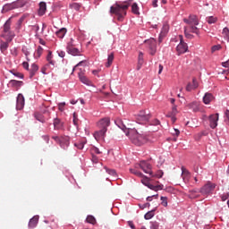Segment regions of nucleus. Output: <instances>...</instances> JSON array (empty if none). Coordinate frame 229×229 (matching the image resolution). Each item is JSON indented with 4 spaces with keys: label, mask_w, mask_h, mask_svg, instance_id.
<instances>
[{
    "label": "nucleus",
    "mask_w": 229,
    "mask_h": 229,
    "mask_svg": "<svg viewBox=\"0 0 229 229\" xmlns=\"http://www.w3.org/2000/svg\"><path fill=\"white\" fill-rule=\"evenodd\" d=\"M131 0L124 2H116L115 4L110 7V13H114L116 16L117 21L123 22L124 17H126V10L130 7Z\"/></svg>",
    "instance_id": "obj_1"
},
{
    "label": "nucleus",
    "mask_w": 229,
    "mask_h": 229,
    "mask_svg": "<svg viewBox=\"0 0 229 229\" xmlns=\"http://www.w3.org/2000/svg\"><path fill=\"white\" fill-rule=\"evenodd\" d=\"M135 123L137 124L148 125V126H160V120L151 119V114L148 111L142 110L140 111L138 114H135Z\"/></svg>",
    "instance_id": "obj_2"
},
{
    "label": "nucleus",
    "mask_w": 229,
    "mask_h": 229,
    "mask_svg": "<svg viewBox=\"0 0 229 229\" xmlns=\"http://www.w3.org/2000/svg\"><path fill=\"white\" fill-rule=\"evenodd\" d=\"M7 42H12L15 38V34L12 32V17H10L3 26V33L1 35Z\"/></svg>",
    "instance_id": "obj_3"
},
{
    "label": "nucleus",
    "mask_w": 229,
    "mask_h": 229,
    "mask_svg": "<svg viewBox=\"0 0 229 229\" xmlns=\"http://www.w3.org/2000/svg\"><path fill=\"white\" fill-rule=\"evenodd\" d=\"M183 22L190 25V27L188 28V30L191 33H195L196 35H199V30H198V27H196V26H199V24L198 16L194 14H191L188 19L187 18L183 19Z\"/></svg>",
    "instance_id": "obj_4"
},
{
    "label": "nucleus",
    "mask_w": 229,
    "mask_h": 229,
    "mask_svg": "<svg viewBox=\"0 0 229 229\" xmlns=\"http://www.w3.org/2000/svg\"><path fill=\"white\" fill-rule=\"evenodd\" d=\"M216 187H217V184L208 181L207 183H205L199 190L200 194L202 196H210V194H214V191H216Z\"/></svg>",
    "instance_id": "obj_5"
},
{
    "label": "nucleus",
    "mask_w": 229,
    "mask_h": 229,
    "mask_svg": "<svg viewBox=\"0 0 229 229\" xmlns=\"http://www.w3.org/2000/svg\"><path fill=\"white\" fill-rule=\"evenodd\" d=\"M22 6H24V4L21 0H17L11 4H5L2 8V13H6L7 12H10V10H15L16 8H22Z\"/></svg>",
    "instance_id": "obj_6"
},
{
    "label": "nucleus",
    "mask_w": 229,
    "mask_h": 229,
    "mask_svg": "<svg viewBox=\"0 0 229 229\" xmlns=\"http://www.w3.org/2000/svg\"><path fill=\"white\" fill-rule=\"evenodd\" d=\"M180 43L176 47L177 55H183L184 53H187L189 51V47L187 46V43L183 41V36L180 35Z\"/></svg>",
    "instance_id": "obj_7"
},
{
    "label": "nucleus",
    "mask_w": 229,
    "mask_h": 229,
    "mask_svg": "<svg viewBox=\"0 0 229 229\" xmlns=\"http://www.w3.org/2000/svg\"><path fill=\"white\" fill-rule=\"evenodd\" d=\"M140 169L143 170V172L146 174H149V176H152V177L155 176L153 174V167L151 166V164H149V162L145 161V160L140 161Z\"/></svg>",
    "instance_id": "obj_8"
},
{
    "label": "nucleus",
    "mask_w": 229,
    "mask_h": 229,
    "mask_svg": "<svg viewBox=\"0 0 229 229\" xmlns=\"http://www.w3.org/2000/svg\"><path fill=\"white\" fill-rule=\"evenodd\" d=\"M145 42L149 49V55L155 56V55H157V39L151 38Z\"/></svg>",
    "instance_id": "obj_9"
},
{
    "label": "nucleus",
    "mask_w": 229,
    "mask_h": 229,
    "mask_svg": "<svg viewBox=\"0 0 229 229\" xmlns=\"http://www.w3.org/2000/svg\"><path fill=\"white\" fill-rule=\"evenodd\" d=\"M126 137H129L133 144L140 146V133L137 130L133 129L129 131V134L126 135Z\"/></svg>",
    "instance_id": "obj_10"
},
{
    "label": "nucleus",
    "mask_w": 229,
    "mask_h": 229,
    "mask_svg": "<svg viewBox=\"0 0 229 229\" xmlns=\"http://www.w3.org/2000/svg\"><path fill=\"white\" fill-rule=\"evenodd\" d=\"M169 33V24L165 23L161 29V31L158 36V43L162 44L164 38H165V36Z\"/></svg>",
    "instance_id": "obj_11"
},
{
    "label": "nucleus",
    "mask_w": 229,
    "mask_h": 229,
    "mask_svg": "<svg viewBox=\"0 0 229 229\" xmlns=\"http://www.w3.org/2000/svg\"><path fill=\"white\" fill-rule=\"evenodd\" d=\"M217 121H219V113L209 115V126L212 130L217 128Z\"/></svg>",
    "instance_id": "obj_12"
},
{
    "label": "nucleus",
    "mask_w": 229,
    "mask_h": 229,
    "mask_svg": "<svg viewBox=\"0 0 229 229\" xmlns=\"http://www.w3.org/2000/svg\"><path fill=\"white\" fill-rule=\"evenodd\" d=\"M53 58H54L53 52L49 50L46 57V60L47 62V64H46L47 67H53V69L56 67V61H55Z\"/></svg>",
    "instance_id": "obj_13"
},
{
    "label": "nucleus",
    "mask_w": 229,
    "mask_h": 229,
    "mask_svg": "<svg viewBox=\"0 0 229 229\" xmlns=\"http://www.w3.org/2000/svg\"><path fill=\"white\" fill-rule=\"evenodd\" d=\"M24 95H22V93H19L16 98V110H22V108H24Z\"/></svg>",
    "instance_id": "obj_14"
},
{
    "label": "nucleus",
    "mask_w": 229,
    "mask_h": 229,
    "mask_svg": "<svg viewBox=\"0 0 229 229\" xmlns=\"http://www.w3.org/2000/svg\"><path fill=\"white\" fill-rule=\"evenodd\" d=\"M66 52L68 55H72V56H81V51L71 45H67Z\"/></svg>",
    "instance_id": "obj_15"
},
{
    "label": "nucleus",
    "mask_w": 229,
    "mask_h": 229,
    "mask_svg": "<svg viewBox=\"0 0 229 229\" xmlns=\"http://www.w3.org/2000/svg\"><path fill=\"white\" fill-rule=\"evenodd\" d=\"M114 124L120 128V130H123V133L125 135H130V129L126 128V125H124V123L121 118H117L114 120Z\"/></svg>",
    "instance_id": "obj_16"
},
{
    "label": "nucleus",
    "mask_w": 229,
    "mask_h": 229,
    "mask_svg": "<svg viewBox=\"0 0 229 229\" xmlns=\"http://www.w3.org/2000/svg\"><path fill=\"white\" fill-rule=\"evenodd\" d=\"M59 144L62 149H67L71 144V138L68 136H62Z\"/></svg>",
    "instance_id": "obj_17"
},
{
    "label": "nucleus",
    "mask_w": 229,
    "mask_h": 229,
    "mask_svg": "<svg viewBox=\"0 0 229 229\" xmlns=\"http://www.w3.org/2000/svg\"><path fill=\"white\" fill-rule=\"evenodd\" d=\"M98 126L99 129L108 130V126H110V118L109 117L102 118L100 121H98Z\"/></svg>",
    "instance_id": "obj_18"
},
{
    "label": "nucleus",
    "mask_w": 229,
    "mask_h": 229,
    "mask_svg": "<svg viewBox=\"0 0 229 229\" xmlns=\"http://www.w3.org/2000/svg\"><path fill=\"white\" fill-rule=\"evenodd\" d=\"M106 131H108V129H99V131H95L94 138L96 139V140H99V139H105Z\"/></svg>",
    "instance_id": "obj_19"
},
{
    "label": "nucleus",
    "mask_w": 229,
    "mask_h": 229,
    "mask_svg": "<svg viewBox=\"0 0 229 229\" xmlns=\"http://www.w3.org/2000/svg\"><path fill=\"white\" fill-rule=\"evenodd\" d=\"M46 12H47V4H46V2H40L38 15L39 17H42L46 15Z\"/></svg>",
    "instance_id": "obj_20"
},
{
    "label": "nucleus",
    "mask_w": 229,
    "mask_h": 229,
    "mask_svg": "<svg viewBox=\"0 0 229 229\" xmlns=\"http://www.w3.org/2000/svg\"><path fill=\"white\" fill-rule=\"evenodd\" d=\"M9 85L13 88L15 89L16 90H19L22 85H24V82L22 81H15V80H11L9 81Z\"/></svg>",
    "instance_id": "obj_21"
},
{
    "label": "nucleus",
    "mask_w": 229,
    "mask_h": 229,
    "mask_svg": "<svg viewBox=\"0 0 229 229\" xmlns=\"http://www.w3.org/2000/svg\"><path fill=\"white\" fill-rule=\"evenodd\" d=\"M38 215L34 216L29 221V228H36L37 225H38Z\"/></svg>",
    "instance_id": "obj_22"
},
{
    "label": "nucleus",
    "mask_w": 229,
    "mask_h": 229,
    "mask_svg": "<svg viewBox=\"0 0 229 229\" xmlns=\"http://www.w3.org/2000/svg\"><path fill=\"white\" fill-rule=\"evenodd\" d=\"M142 65H144V53L140 52L138 56L137 71H140Z\"/></svg>",
    "instance_id": "obj_23"
},
{
    "label": "nucleus",
    "mask_w": 229,
    "mask_h": 229,
    "mask_svg": "<svg viewBox=\"0 0 229 229\" xmlns=\"http://www.w3.org/2000/svg\"><path fill=\"white\" fill-rule=\"evenodd\" d=\"M214 100V95L212 93H206L203 97V103L205 105H210V102Z\"/></svg>",
    "instance_id": "obj_24"
},
{
    "label": "nucleus",
    "mask_w": 229,
    "mask_h": 229,
    "mask_svg": "<svg viewBox=\"0 0 229 229\" xmlns=\"http://www.w3.org/2000/svg\"><path fill=\"white\" fill-rule=\"evenodd\" d=\"M10 41H1L0 42V51L3 55H4V52L8 50V47H10Z\"/></svg>",
    "instance_id": "obj_25"
},
{
    "label": "nucleus",
    "mask_w": 229,
    "mask_h": 229,
    "mask_svg": "<svg viewBox=\"0 0 229 229\" xmlns=\"http://www.w3.org/2000/svg\"><path fill=\"white\" fill-rule=\"evenodd\" d=\"M155 212H157V208H154L152 210L147 212L144 216V219H146V221L153 219V217H155Z\"/></svg>",
    "instance_id": "obj_26"
},
{
    "label": "nucleus",
    "mask_w": 229,
    "mask_h": 229,
    "mask_svg": "<svg viewBox=\"0 0 229 229\" xmlns=\"http://www.w3.org/2000/svg\"><path fill=\"white\" fill-rule=\"evenodd\" d=\"M79 79L84 85H87L88 87H90V81L83 74L79 73Z\"/></svg>",
    "instance_id": "obj_27"
},
{
    "label": "nucleus",
    "mask_w": 229,
    "mask_h": 229,
    "mask_svg": "<svg viewBox=\"0 0 229 229\" xmlns=\"http://www.w3.org/2000/svg\"><path fill=\"white\" fill-rule=\"evenodd\" d=\"M56 37H58V38H64V37H65V35H67V29L65 28H62L59 30H57L55 32Z\"/></svg>",
    "instance_id": "obj_28"
},
{
    "label": "nucleus",
    "mask_w": 229,
    "mask_h": 229,
    "mask_svg": "<svg viewBox=\"0 0 229 229\" xmlns=\"http://www.w3.org/2000/svg\"><path fill=\"white\" fill-rule=\"evenodd\" d=\"M189 108L193 112H199V105L198 102H191L189 104Z\"/></svg>",
    "instance_id": "obj_29"
},
{
    "label": "nucleus",
    "mask_w": 229,
    "mask_h": 229,
    "mask_svg": "<svg viewBox=\"0 0 229 229\" xmlns=\"http://www.w3.org/2000/svg\"><path fill=\"white\" fill-rule=\"evenodd\" d=\"M114 52H112L107 55V62L106 63V67H110V65H112V64L114 63Z\"/></svg>",
    "instance_id": "obj_30"
},
{
    "label": "nucleus",
    "mask_w": 229,
    "mask_h": 229,
    "mask_svg": "<svg viewBox=\"0 0 229 229\" xmlns=\"http://www.w3.org/2000/svg\"><path fill=\"white\" fill-rule=\"evenodd\" d=\"M42 53H44V48H42L41 46L38 47V49L36 50L34 54V58L38 59L40 56H42Z\"/></svg>",
    "instance_id": "obj_31"
},
{
    "label": "nucleus",
    "mask_w": 229,
    "mask_h": 229,
    "mask_svg": "<svg viewBox=\"0 0 229 229\" xmlns=\"http://www.w3.org/2000/svg\"><path fill=\"white\" fill-rule=\"evenodd\" d=\"M26 20V14H23L17 21V27L16 30H21V28H22V23L24 22V21Z\"/></svg>",
    "instance_id": "obj_32"
},
{
    "label": "nucleus",
    "mask_w": 229,
    "mask_h": 229,
    "mask_svg": "<svg viewBox=\"0 0 229 229\" xmlns=\"http://www.w3.org/2000/svg\"><path fill=\"white\" fill-rule=\"evenodd\" d=\"M86 144H87V141L81 140V141L75 142L74 146L77 149H83Z\"/></svg>",
    "instance_id": "obj_33"
},
{
    "label": "nucleus",
    "mask_w": 229,
    "mask_h": 229,
    "mask_svg": "<svg viewBox=\"0 0 229 229\" xmlns=\"http://www.w3.org/2000/svg\"><path fill=\"white\" fill-rule=\"evenodd\" d=\"M21 52L23 53V55H25L26 60H27L28 62H30V58L28 57V56L30 55V48H29L28 47H26V46H23V47H21Z\"/></svg>",
    "instance_id": "obj_34"
},
{
    "label": "nucleus",
    "mask_w": 229,
    "mask_h": 229,
    "mask_svg": "<svg viewBox=\"0 0 229 229\" xmlns=\"http://www.w3.org/2000/svg\"><path fill=\"white\" fill-rule=\"evenodd\" d=\"M222 35L224 36L225 40L229 42V29L225 27L223 29Z\"/></svg>",
    "instance_id": "obj_35"
},
{
    "label": "nucleus",
    "mask_w": 229,
    "mask_h": 229,
    "mask_svg": "<svg viewBox=\"0 0 229 229\" xmlns=\"http://www.w3.org/2000/svg\"><path fill=\"white\" fill-rule=\"evenodd\" d=\"M149 228L150 229H160V224L157 221H150Z\"/></svg>",
    "instance_id": "obj_36"
},
{
    "label": "nucleus",
    "mask_w": 229,
    "mask_h": 229,
    "mask_svg": "<svg viewBox=\"0 0 229 229\" xmlns=\"http://www.w3.org/2000/svg\"><path fill=\"white\" fill-rule=\"evenodd\" d=\"M69 6L72 10H75V12H80V8H81V5L78 3H72Z\"/></svg>",
    "instance_id": "obj_37"
},
{
    "label": "nucleus",
    "mask_w": 229,
    "mask_h": 229,
    "mask_svg": "<svg viewBox=\"0 0 229 229\" xmlns=\"http://www.w3.org/2000/svg\"><path fill=\"white\" fill-rule=\"evenodd\" d=\"M87 223L89 225H96V217L92 215H89L86 218Z\"/></svg>",
    "instance_id": "obj_38"
},
{
    "label": "nucleus",
    "mask_w": 229,
    "mask_h": 229,
    "mask_svg": "<svg viewBox=\"0 0 229 229\" xmlns=\"http://www.w3.org/2000/svg\"><path fill=\"white\" fill-rule=\"evenodd\" d=\"M131 12L135 15H139V13H140V12H139V4H137V3L132 4V5H131Z\"/></svg>",
    "instance_id": "obj_39"
},
{
    "label": "nucleus",
    "mask_w": 229,
    "mask_h": 229,
    "mask_svg": "<svg viewBox=\"0 0 229 229\" xmlns=\"http://www.w3.org/2000/svg\"><path fill=\"white\" fill-rule=\"evenodd\" d=\"M106 173H107V174H110L111 176H114V178H117V173L115 172L114 169H110V168H106Z\"/></svg>",
    "instance_id": "obj_40"
},
{
    "label": "nucleus",
    "mask_w": 229,
    "mask_h": 229,
    "mask_svg": "<svg viewBox=\"0 0 229 229\" xmlns=\"http://www.w3.org/2000/svg\"><path fill=\"white\" fill-rule=\"evenodd\" d=\"M130 173H131V174H135L136 176H139L140 178H142V176H144V174L140 172L139 170H135L133 168L130 169Z\"/></svg>",
    "instance_id": "obj_41"
},
{
    "label": "nucleus",
    "mask_w": 229,
    "mask_h": 229,
    "mask_svg": "<svg viewBox=\"0 0 229 229\" xmlns=\"http://www.w3.org/2000/svg\"><path fill=\"white\" fill-rule=\"evenodd\" d=\"M208 24H216L217 22V17L209 16L207 18Z\"/></svg>",
    "instance_id": "obj_42"
},
{
    "label": "nucleus",
    "mask_w": 229,
    "mask_h": 229,
    "mask_svg": "<svg viewBox=\"0 0 229 229\" xmlns=\"http://www.w3.org/2000/svg\"><path fill=\"white\" fill-rule=\"evenodd\" d=\"M11 74L13 76H15L16 78H19L20 80H24V75L19 72H13V71H10Z\"/></svg>",
    "instance_id": "obj_43"
},
{
    "label": "nucleus",
    "mask_w": 229,
    "mask_h": 229,
    "mask_svg": "<svg viewBox=\"0 0 229 229\" xmlns=\"http://www.w3.org/2000/svg\"><path fill=\"white\" fill-rule=\"evenodd\" d=\"M72 118H73L72 121H73L74 126H76V128H78V124L80 123V119H78V114L73 113L72 114Z\"/></svg>",
    "instance_id": "obj_44"
},
{
    "label": "nucleus",
    "mask_w": 229,
    "mask_h": 229,
    "mask_svg": "<svg viewBox=\"0 0 229 229\" xmlns=\"http://www.w3.org/2000/svg\"><path fill=\"white\" fill-rule=\"evenodd\" d=\"M53 66H47V64H45L42 68H41V72H42V74H47V70H49V71H53Z\"/></svg>",
    "instance_id": "obj_45"
},
{
    "label": "nucleus",
    "mask_w": 229,
    "mask_h": 229,
    "mask_svg": "<svg viewBox=\"0 0 229 229\" xmlns=\"http://www.w3.org/2000/svg\"><path fill=\"white\" fill-rule=\"evenodd\" d=\"M53 124H54L55 130H58L60 128V119L58 118L54 119Z\"/></svg>",
    "instance_id": "obj_46"
},
{
    "label": "nucleus",
    "mask_w": 229,
    "mask_h": 229,
    "mask_svg": "<svg viewBox=\"0 0 229 229\" xmlns=\"http://www.w3.org/2000/svg\"><path fill=\"white\" fill-rule=\"evenodd\" d=\"M35 119L39 123H46V119H44V116L42 114H35Z\"/></svg>",
    "instance_id": "obj_47"
},
{
    "label": "nucleus",
    "mask_w": 229,
    "mask_h": 229,
    "mask_svg": "<svg viewBox=\"0 0 229 229\" xmlns=\"http://www.w3.org/2000/svg\"><path fill=\"white\" fill-rule=\"evenodd\" d=\"M57 106L60 112H64V110H65V102H60L57 104Z\"/></svg>",
    "instance_id": "obj_48"
},
{
    "label": "nucleus",
    "mask_w": 229,
    "mask_h": 229,
    "mask_svg": "<svg viewBox=\"0 0 229 229\" xmlns=\"http://www.w3.org/2000/svg\"><path fill=\"white\" fill-rule=\"evenodd\" d=\"M11 55L14 57L19 56V50H17V47H13L11 49Z\"/></svg>",
    "instance_id": "obj_49"
},
{
    "label": "nucleus",
    "mask_w": 229,
    "mask_h": 229,
    "mask_svg": "<svg viewBox=\"0 0 229 229\" xmlns=\"http://www.w3.org/2000/svg\"><path fill=\"white\" fill-rule=\"evenodd\" d=\"M220 198L222 199V201H226V199H228L229 198V192H224L223 194L220 195Z\"/></svg>",
    "instance_id": "obj_50"
},
{
    "label": "nucleus",
    "mask_w": 229,
    "mask_h": 229,
    "mask_svg": "<svg viewBox=\"0 0 229 229\" xmlns=\"http://www.w3.org/2000/svg\"><path fill=\"white\" fill-rule=\"evenodd\" d=\"M221 45H215L211 47V52L212 53H216V51H219L221 50Z\"/></svg>",
    "instance_id": "obj_51"
},
{
    "label": "nucleus",
    "mask_w": 229,
    "mask_h": 229,
    "mask_svg": "<svg viewBox=\"0 0 229 229\" xmlns=\"http://www.w3.org/2000/svg\"><path fill=\"white\" fill-rule=\"evenodd\" d=\"M161 205L163 207H167V197H164V196L161 197Z\"/></svg>",
    "instance_id": "obj_52"
},
{
    "label": "nucleus",
    "mask_w": 229,
    "mask_h": 229,
    "mask_svg": "<svg viewBox=\"0 0 229 229\" xmlns=\"http://www.w3.org/2000/svg\"><path fill=\"white\" fill-rule=\"evenodd\" d=\"M176 114H178V108H177L176 105H174L172 106V113H171V114L172 115H176Z\"/></svg>",
    "instance_id": "obj_53"
},
{
    "label": "nucleus",
    "mask_w": 229,
    "mask_h": 229,
    "mask_svg": "<svg viewBox=\"0 0 229 229\" xmlns=\"http://www.w3.org/2000/svg\"><path fill=\"white\" fill-rule=\"evenodd\" d=\"M144 142H146V136H144V134L140 133V144H144Z\"/></svg>",
    "instance_id": "obj_54"
},
{
    "label": "nucleus",
    "mask_w": 229,
    "mask_h": 229,
    "mask_svg": "<svg viewBox=\"0 0 229 229\" xmlns=\"http://www.w3.org/2000/svg\"><path fill=\"white\" fill-rule=\"evenodd\" d=\"M57 55L60 58H65V51L57 50Z\"/></svg>",
    "instance_id": "obj_55"
},
{
    "label": "nucleus",
    "mask_w": 229,
    "mask_h": 229,
    "mask_svg": "<svg viewBox=\"0 0 229 229\" xmlns=\"http://www.w3.org/2000/svg\"><path fill=\"white\" fill-rule=\"evenodd\" d=\"M194 86L191 83H188L187 86H186V90L187 92H191V90H194Z\"/></svg>",
    "instance_id": "obj_56"
},
{
    "label": "nucleus",
    "mask_w": 229,
    "mask_h": 229,
    "mask_svg": "<svg viewBox=\"0 0 229 229\" xmlns=\"http://www.w3.org/2000/svg\"><path fill=\"white\" fill-rule=\"evenodd\" d=\"M184 35L186 37V38H194V36L192 34H190L189 32H187V29L184 30Z\"/></svg>",
    "instance_id": "obj_57"
},
{
    "label": "nucleus",
    "mask_w": 229,
    "mask_h": 229,
    "mask_svg": "<svg viewBox=\"0 0 229 229\" xmlns=\"http://www.w3.org/2000/svg\"><path fill=\"white\" fill-rule=\"evenodd\" d=\"M146 187H148L151 191H157V185H153V184H151L149 182L148 184H146Z\"/></svg>",
    "instance_id": "obj_58"
},
{
    "label": "nucleus",
    "mask_w": 229,
    "mask_h": 229,
    "mask_svg": "<svg viewBox=\"0 0 229 229\" xmlns=\"http://www.w3.org/2000/svg\"><path fill=\"white\" fill-rule=\"evenodd\" d=\"M30 71H34L35 72H37V71H38V65H37L36 64H32L30 66Z\"/></svg>",
    "instance_id": "obj_59"
},
{
    "label": "nucleus",
    "mask_w": 229,
    "mask_h": 229,
    "mask_svg": "<svg viewBox=\"0 0 229 229\" xmlns=\"http://www.w3.org/2000/svg\"><path fill=\"white\" fill-rule=\"evenodd\" d=\"M172 135H174V137H178L180 135V130L174 129V131L172 132Z\"/></svg>",
    "instance_id": "obj_60"
},
{
    "label": "nucleus",
    "mask_w": 229,
    "mask_h": 229,
    "mask_svg": "<svg viewBox=\"0 0 229 229\" xmlns=\"http://www.w3.org/2000/svg\"><path fill=\"white\" fill-rule=\"evenodd\" d=\"M127 225H128V226H130V228L135 229V225L133 224V221L129 220V221L127 222Z\"/></svg>",
    "instance_id": "obj_61"
},
{
    "label": "nucleus",
    "mask_w": 229,
    "mask_h": 229,
    "mask_svg": "<svg viewBox=\"0 0 229 229\" xmlns=\"http://www.w3.org/2000/svg\"><path fill=\"white\" fill-rule=\"evenodd\" d=\"M175 114H167L166 117H171L172 123H176V116Z\"/></svg>",
    "instance_id": "obj_62"
},
{
    "label": "nucleus",
    "mask_w": 229,
    "mask_h": 229,
    "mask_svg": "<svg viewBox=\"0 0 229 229\" xmlns=\"http://www.w3.org/2000/svg\"><path fill=\"white\" fill-rule=\"evenodd\" d=\"M222 67H225V69L229 68V60L222 63Z\"/></svg>",
    "instance_id": "obj_63"
},
{
    "label": "nucleus",
    "mask_w": 229,
    "mask_h": 229,
    "mask_svg": "<svg viewBox=\"0 0 229 229\" xmlns=\"http://www.w3.org/2000/svg\"><path fill=\"white\" fill-rule=\"evenodd\" d=\"M191 85H193V89H198V81L196 79H193Z\"/></svg>",
    "instance_id": "obj_64"
}]
</instances>
